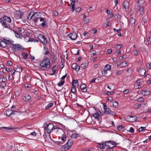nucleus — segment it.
I'll list each match as a JSON object with an SVG mask.
<instances>
[{
    "mask_svg": "<svg viewBox=\"0 0 151 151\" xmlns=\"http://www.w3.org/2000/svg\"><path fill=\"white\" fill-rule=\"evenodd\" d=\"M51 65L50 59L46 56L40 62L39 67L40 68H43L44 70L48 69L51 67Z\"/></svg>",
    "mask_w": 151,
    "mask_h": 151,
    "instance_id": "nucleus-1",
    "label": "nucleus"
},
{
    "mask_svg": "<svg viewBox=\"0 0 151 151\" xmlns=\"http://www.w3.org/2000/svg\"><path fill=\"white\" fill-rule=\"evenodd\" d=\"M116 145L115 142L113 141H106L104 143L102 142L101 143H98V146L100 149H103L106 148H113Z\"/></svg>",
    "mask_w": 151,
    "mask_h": 151,
    "instance_id": "nucleus-2",
    "label": "nucleus"
},
{
    "mask_svg": "<svg viewBox=\"0 0 151 151\" xmlns=\"http://www.w3.org/2000/svg\"><path fill=\"white\" fill-rule=\"evenodd\" d=\"M0 21L3 27L7 28L10 27L9 25L6 24L7 22L9 23L11 22V19L10 17L6 16H4L3 17L0 18Z\"/></svg>",
    "mask_w": 151,
    "mask_h": 151,
    "instance_id": "nucleus-3",
    "label": "nucleus"
},
{
    "mask_svg": "<svg viewBox=\"0 0 151 151\" xmlns=\"http://www.w3.org/2000/svg\"><path fill=\"white\" fill-rule=\"evenodd\" d=\"M73 143V141L72 139H70L65 145L61 147L60 149L62 150H67L71 147Z\"/></svg>",
    "mask_w": 151,
    "mask_h": 151,
    "instance_id": "nucleus-4",
    "label": "nucleus"
},
{
    "mask_svg": "<svg viewBox=\"0 0 151 151\" xmlns=\"http://www.w3.org/2000/svg\"><path fill=\"white\" fill-rule=\"evenodd\" d=\"M43 127L44 130H46L48 134H50L52 130L53 131V129L55 128L53 124L51 123H50L48 124H44Z\"/></svg>",
    "mask_w": 151,
    "mask_h": 151,
    "instance_id": "nucleus-5",
    "label": "nucleus"
},
{
    "mask_svg": "<svg viewBox=\"0 0 151 151\" xmlns=\"http://www.w3.org/2000/svg\"><path fill=\"white\" fill-rule=\"evenodd\" d=\"M41 13L39 12L35 13L33 14L34 15L33 18L32 19L35 22H36L38 21V19L40 18Z\"/></svg>",
    "mask_w": 151,
    "mask_h": 151,
    "instance_id": "nucleus-6",
    "label": "nucleus"
},
{
    "mask_svg": "<svg viewBox=\"0 0 151 151\" xmlns=\"http://www.w3.org/2000/svg\"><path fill=\"white\" fill-rule=\"evenodd\" d=\"M126 119L128 122H133L136 121L137 119L136 116L128 115L126 117Z\"/></svg>",
    "mask_w": 151,
    "mask_h": 151,
    "instance_id": "nucleus-7",
    "label": "nucleus"
},
{
    "mask_svg": "<svg viewBox=\"0 0 151 151\" xmlns=\"http://www.w3.org/2000/svg\"><path fill=\"white\" fill-rule=\"evenodd\" d=\"M12 48L15 50H23L24 49L22 46L20 44H12Z\"/></svg>",
    "mask_w": 151,
    "mask_h": 151,
    "instance_id": "nucleus-8",
    "label": "nucleus"
},
{
    "mask_svg": "<svg viewBox=\"0 0 151 151\" xmlns=\"http://www.w3.org/2000/svg\"><path fill=\"white\" fill-rule=\"evenodd\" d=\"M38 39L45 45L47 44V41L45 36L42 34L39 35L38 36Z\"/></svg>",
    "mask_w": 151,
    "mask_h": 151,
    "instance_id": "nucleus-9",
    "label": "nucleus"
},
{
    "mask_svg": "<svg viewBox=\"0 0 151 151\" xmlns=\"http://www.w3.org/2000/svg\"><path fill=\"white\" fill-rule=\"evenodd\" d=\"M136 70L137 71L139 72V75L141 76H144L146 73L145 69L141 68L140 67L137 68Z\"/></svg>",
    "mask_w": 151,
    "mask_h": 151,
    "instance_id": "nucleus-10",
    "label": "nucleus"
},
{
    "mask_svg": "<svg viewBox=\"0 0 151 151\" xmlns=\"http://www.w3.org/2000/svg\"><path fill=\"white\" fill-rule=\"evenodd\" d=\"M63 134H62L61 139L63 143H65L66 141L67 138V136L68 135V132L66 131H64L63 132Z\"/></svg>",
    "mask_w": 151,
    "mask_h": 151,
    "instance_id": "nucleus-11",
    "label": "nucleus"
},
{
    "mask_svg": "<svg viewBox=\"0 0 151 151\" xmlns=\"http://www.w3.org/2000/svg\"><path fill=\"white\" fill-rule=\"evenodd\" d=\"M68 36L71 40H75L77 38L78 35L76 32H73L70 33L68 35Z\"/></svg>",
    "mask_w": 151,
    "mask_h": 151,
    "instance_id": "nucleus-12",
    "label": "nucleus"
},
{
    "mask_svg": "<svg viewBox=\"0 0 151 151\" xmlns=\"http://www.w3.org/2000/svg\"><path fill=\"white\" fill-rule=\"evenodd\" d=\"M53 131L55 133L58 134H61L64 132L62 129L57 127L54 128Z\"/></svg>",
    "mask_w": 151,
    "mask_h": 151,
    "instance_id": "nucleus-13",
    "label": "nucleus"
},
{
    "mask_svg": "<svg viewBox=\"0 0 151 151\" xmlns=\"http://www.w3.org/2000/svg\"><path fill=\"white\" fill-rule=\"evenodd\" d=\"M31 97L29 94H24L23 99L26 102H28L31 99Z\"/></svg>",
    "mask_w": 151,
    "mask_h": 151,
    "instance_id": "nucleus-14",
    "label": "nucleus"
},
{
    "mask_svg": "<svg viewBox=\"0 0 151 151\" xmlns=\"http://www.w3.org/2000/svg\"><path fill=\"white\" fill-rule=\"evenodd\" d=\"M80 88L82 91L85 92L87 91V88L86 86L84 83H82L80 86Z\"/></svg>",
    "mask_w": 151,
    "mask_h": 151,
    "instance_id": "nucleus-15",
    "label": "nucleus"
},
{
    "mask_svg": "<svg viewBox=\"0 0 151 151\" xmlns=\"http://www.w3.org/2000/svg\"><path fill=\"white\" fill-rule=\"evenodd\" d=\"M101 114V111L99 110L94 114H93V116L95 117L96 119H98L99 117V116Z\"/></svg>",
    "mask_w": 151,
    "mask_h": 151,
    "instance_id": "nucleus-16",
    "label": "nucleus"
},
{
    "mask_svg": "<svg viewBox=\"0 0 151 151\" xmlns=\"http://www.w3.org/2000/svg\"><path fill=\"white\" fill-rule=\"evenodd\" d=\"M7 45L6 42V41L4 40H1L0 42V46L1 47L5 48L6 47Z\"/></svg>",
    "mask_w": 151,
    "mask_h": 151,
    "instance_id": "nucleus-17",
    "label": "nucleus"
},
{
    "mask_svg": "<svg viewBox=\"0 0 151 151\" xmlns=\"http://www.w3.org/2000/svg\"><path fill=\"white\" fill-rule=\"evenodd\" d=\"M0 128L4 131L8 130H13L14 128L13 127L11 126L9 127H0Z\"/></svg>",
    "mask_w": 151,
    "mask_h": 151,
    "instance_id": "nucleus-18",
    "label": "nucleus"
},
{
    "mask_svg": "<svg viewBox=\"0 0 151 151\" xmlns=\"http://www.w3.org/2000/svg\"><path fill=\"white\" fill-rule=\"evenodd\" d=\"M40 22H43L41 24V26L44 28L46 26V19L43 18H41L40 19Z\"/></svg>",
    "mask_w": 151,
    "mask_h": 151,
    "instance_id": "nucleus-19",
    "label": "nucleus"
},
{
    "mask_svg": "<svg viewBox=\"0 0 151 151\" xmlns=\"http://www.w3.org/2000/svg\"><path fill=\"white\" fill-rule=\"evenodd\" d=\"M58 60V57L55 54H53L52 55L51 60L52 62L53 63H55L57 62Z\"/></svg>",
    "mask_w": 151,
    "mask_h": 151,
    "instance_id": "nucleus-20",
    "label": "nucleus"
},
{
    "mask_svg": "<svg viewBox=\"0 0 151 151\" xmlns=\"http://www.w3.org/2000/svg\"><path fill=\"white\" fill-rule=\"evenodd\" d=\"M129 5V3L127 1H125L123 3V7L124 9H128Z\"/></svg>",
    "mask_w": 151,
    "mask_h": 151,
    "instance_id": "nucleus-21",
    "label": "nucleus"
},
{
    "mask_svg": "<svg viewBox=\"0 0 151 151\" xmlns=\"http://www.w3.org/2000/svg\"><path fill=\"white\" fill-rule=\"evenodd\" d=\"M130 24L132 26H134L135 22V19L132 17H130Z\"/></svg>",
    "mask_w": 151,
    "mask_h": 151,
    "instance_id": "nucleus-22",
    "label": "nucleus"
},
{
    "mask_svg": "<svg viewBox=\"0 0 151 151\" xmlns=\"http://www.w3.org/2000/svg\"><path fill=\"white\" fill-rule=\"evenodd\" d=\"M75 0H72V1L70 4V8L72 9L71 11L73 12L75 10L74 4Z\"/></svg>",
    "mask_w": 151,
    "mask_h": 151,
    "instance_id": "nucleus-23",
    "label": "nucleus"
},
{
    "mask_svg": "<svg viewBox=\"0 0 151 151\" xmlns=\"http://www.w3.org/2000/svg\"><path fill=\"white\" fill-rule=\"evenodd\" d=\"M108 70L104 69L101 71L102 74L103 76H105L106 77H108L109 75L107 74V71Z\"/></svg>",
    "mask_w": 151,
    "mask_h": 151,
    "instance_id": "nucleus-24",
    "label": "nucleus"
},
{
    "mask_svg": "<svg viewBox=\"0 0 151 151\" xmlns=\"http://www.w3.org/2000/svg\"><path fill=\"white\" fill-rule=\"evenodd\" d=\"M14 32L16 37L17 38H22V37H23L20 33H19L17 32L14 31Z\"/></svg>",
    "mask_w": 151,
    "mask_h": 151,
    "instance_id": "nucleus-25",
    "label": "nucleus"
},
{
    "mask_svg": "<svg viewBox=\"0 0 151 151\" xmlns=\"http://www.w3.org/2000/svg\"><path fill=\"white\" fill-rule=\"evenodd\" d=\"M150 93V92L149 90H144L142 91V94L145 96H147L149 95Z\"/></svg>",
    "mask_w": 151,
    "mask_h": 151,
    "instance_id": "nucleus-26",
    "label": "nucleus"
},
{
    "mask_svg": "<svg viewBox=\"0 0 151 151\" xmlns=\"http://www.w3.org/2000/svg\"><path fill=\"white\" fill-rule=\"evenodd\" d=\"M35 13L33 12H31L29 14L27 18L29 20H31L33 18V14Z\"/></svg>",
    "mask_w": 151,
    "mask_h": 151,
    "instance_id": "nucleus-27",
    "label": "nucleus"
},
{
    "mask_svg": "<svg viewBox=\"0 0 151 151\" xmlns=\"http://www.w3.org/2000/svg\"><path fill=\"white\" fill-rule=\"evenodd\" d=\"M139 8V10L140 15H142L145 13V10L144 7L143 6H141Z\"/></svg>",
    "mask_w": 151,
    "mask_h": 151,
    "instance_id": "nucleus-28",
    "label": "nucleus"
},
{
    "mask_svg": "<svg viewBox=\"0 0 151 151\" xmlns=\"http://www.w3.org/2000/svg\"><path fill=\"white\" fill-rule=\"evenodd\" d=\"M72 85L73 87H75L76 86L78 85V81L77 80H73L72 82Z\"/></svg>",
    "mask_w": 151,
    "mask_h": 151,
    "instance_id": "nucleus-29",
    "label": "nucleus"
},
{
    "mask_svg": "<svg viewBox=\"0 0 151 151\" xmlns=\"http://www.w3.org/2000/svg\"><path fill=\"white\" fill-rule=\"evenodd\" d=\"M128 64L126 61H124L121 62V68H123L127 66Z\"/></svg>",
    "mask_w": 151,
    "mask_h": 151,
    "instance_id": "nucleus-30",
    "label": "nucleus"
},
{
    "mask_svg": "<svg viewBox=\"0 0 151 151\" xmlns=\"http://www.w3.org/2000/svg\"><path fill=\"white\" fill-rule=\"evenodd\" d=\"M111 112V110L108 108L105 110H104V113L106 114L110 115Z\"/></svg>",
    "mask_w": 151,
    "mask_h": 151,
    "instance_id": "nucleus-31",
    "label": "nucleus"
},
{
    "mask_svg": "<svg viewBox=\"0 0 151 151\" xmlns=\"http://www.w3.org/2000/svg\"><path fill=\"white\" fill-rule=\"evenodd\" d=\"M48 134V135H45L46 137L45 139L46 141H50V140H52V139L51 137L50 134Z\"/></svg>",
    "mask_w": 151,
    "mask_h": 151,
    "instance_id": "nucleus-32",
    "label": "nucleus"
},
{
    "mask_svg": "<svg viewBox=\"0 0 151 151\" xmlns=\"http://www.w3.org/2000/svg\"><path fill=\"white\" fill-rule=\"evenodd\" d=\"M151 44V36H149L147 38V41L145 44L147 45H149Z\"/></svg>",
    "mask_w": 151,
    "mask_h": 151,
    "instance_id": "nucleus-33",
    "label": "nucleus"
},
{
    "mask_svg": "<svg viewBox=\"0 0 151 151\" xmlns=\"http://www.w3.org/2000/svg\"><path fill=\"white\" fill-rule=\"evenodd\" d=\"M12 110L11 109H8L6 111V115L8 116H10L12 115L11 112Z\"/></svg>",
    "mask_w": 151,
    "mask_h": 151,
    "instance_id": "nucleus-34",
    "label": "nucleus"
},
{
    "mask_svg": "<svg viewBox=\"0 0 151 151\" xmlns=\"http://www.w3.org/2000/svg\"><path fill=\"white\" fill-rule=\"evenodd\" d=\"M23 35L24 36H29L30 35V33L27 31H24L23 32Z\"/></svg>",
    "mask_w": 151,
    "mask_h": 151,
    "instance_id": "nucleus-35",
    "label": "nucleus"
},
{
    "mask_svg": "<svg viewBox=\"0 0 151 151\" xmlns=\"http://www.w3.org/2000/svg\"><path fill=\"white\" fill-rule=\"evenodd\" d=\"M79 137V134L76 133L73 134L70 136V137L71 138L75 139H76L77 137Z\"/></svg>",
    "mask_w": 151,
    "mask_h": 151,
    "instance_id": "nucleus-36",
    "label": "nucleus"
},
{
    "mask_svg": "<svg viewBox=\"0 0 151 151\" xmlns=\"http://www.w3.org/2000/svg\"><path fill=\"white\" fill-rule=\"evenodd\" d=\"M53 103L51 102L48 104V105L46 106L45 109H47L51 107L53 105Z\"/></svg>",
    "mask_w": 151,
    "mask_h": 151,
    "instance_id": "nucleus-37",
    "label": "nucleus"
},
{
    "mask_svg": "<svg viewBox=\"0 0 151 151\" xmlns=\"http://www.w3.org/2000/svg\"><path fill=\"white\" fill-rule=\"evenodd\" d=\"M25 41L26 42H38L37 40H34L33 38H29L28 41H26L25 40Z\"/></svg>",
    "mask_w": 151,
    "mask_h": 151,
    "instance_id": "nucleus-38",
    "label": "nucleus"
},
{
    "mask_svg": "<svg viewBox=\"0 0 151 151\" xmlns=\"http://www.w3.org/2000/svg\"><path fill=\"white\" fill-rule=\"evenodd\" d=\"M88 65V63H84L81 65V67L82 69H84Z\"/></svg>",
    "mask_w": 151,
    "mask_h": 151,
    "instance_id": "nucleus-39",
    "label": "nucleus"
},
{
    "mask_svg": "<svg viewBox=\"0 0 151 151\" xmlns=\"http://www.w3.org/2000/svg\"><path fill=\"white\" fill-rule=\"evenodd\" d=\"M65 81L61 80V81L58 83V85L59 86H62L65 83Z\"/></svg>",
    "mask_w": 151,
    "mask_h": 151,
    "instance_id": "nucleus-40",
    "label": "nucleus"
},
{
    "mask_svg": "<svg viewBox=\"0 0 151 151\" xmlns=\"http://www.w3.org/2000/svg\"><path fill=\"white\" fill-rule=\"evenodd\" d=\"M71 92L74 94L76 95V88L75 87H73L71 88Z\"/></svg>",
    "mask_w": 151,
    "mask_h": 151,
    "instance_id": "nucleus-41",
    "label": "nucleus"
},
{
    "mask_svg": "<svg viewBox=\"0 0 151 151\" xmlns=\"http://www.w3.org/2000/svg\"><path fill=\"white\" fill-rule=\"evenodd\" d=\"M111 66L110 65L107 64L106 65L104 69L109 71L111 69Z\"/></svg>",
    "mask_w": 151,
    "mask_h": 151,
    "instance_id": "nucleus-42",
    "label": "nucleus"
},
{
    "mask_svg": "<svg viewBox=\"0 0 151 151\" xmlns=\"http://www.w3.org/2000/svg\"><path fill=\"white\" fill-rule=\"evenodd\" d=\"M6 83L5 82H1L0 84V86L1 88H4L6 86Z\"/></svg>",
    "mask_w": 151,
    "mask_h": 151,
    "instance_id": "nucleus-43",
    "label": "nucleus"
},
{
    "mask_svg": "<svg viewBox=\"0 0 151 151\" xmlns=\"http://www.w3.org/2000/svg\"><path fill=\"white\" fill-rule=\"evenodd\" d=\"M5 41H6V44L7 43L8 44H10L12 45V44H13L12 42H13V41H12L11 40H7L6 39H4Z\"/></svg>",
    "mask_w": 151,
    "mask_h": 151,
    "instance_id": "nucleus-44",
    "label": "nucleus"
},
{
    "mask_svg": "<svg viewBox=\"0 0 151 151\" xmlns=\"http://www.w3.org/2000/svg\"><path fill=\"white\" fill-rule=\"evenodd\" d=\"M22 55L23 57V58L24 59H26L27 58L28 55L27 54L25 53H23L22 54Z\"/></svg>",
    "mask_w": 151,
    "mask_h": 151,
    "instance_id": "nucleus-45",
    "label": "nucleus"
},
{
    "mask_svg": "<svg viewBox=\"0 0 151 151\" xmlns=\"http://www.w3.org/2000/svg\"><path fill=\"white\" fill-rule=\"evenodd\" d=\"M113 105L115 107H117L118 105V102L117 101H115V102H114L113 104Z\"/></svg>",
    "mask_w": 151,
    "mask_h": 151,
    "instance_id": "nucleus-46",
    "label": "nucleus"
},
{
    "mask_svg": "<svg viewBox=\"0 0 151 151\" xmlns=\"http://www.w3.org/2000/svg\"><path fill=\"white\" fill-rule=\"evenodd\" d=\"M139 2V0L138 1L137 3L136 4V8H139L141 7V5ZM138 8H137V9H138Z\"/></svg>",
    "mask_w": 151,
    "mask_h": 151,
    "instance_id": "nucleus-47",
    "label": "nucleus"
},
{
    "mask_svg": "<svg viewBox=\"0 0 151 151\" xmlns=\"http://www.w3.org/2000/svg\"><path fill=\"white\" fill-rule=\"evenodd\" d=\"M117 129L119 131H121L124 129L123 127L122 126H119L117 127Z\"/></svg>",
    "mask_w": 151,
    "mask_h": 151,
    "instance_id": "nucleus-48",
    "label": "nucleus"
},
{
    "mask_svg": "<svg viewBox=\"0 0 151 151\" xmlns=\"http://www.w3.org/2000/svg\"><path fill=\"white\" fill-rule=\"evenodd\" d=\"M146 66L147 68L151 69V63H147L146 64Z\"/></svg>",
    "mask_w": 151,
    "mask_h": 151,
    "instance_id": "nucleus-49",
    "label": "nucleus"
},
{
    "mask_svg": "<svg viewBox=\"0 0 151 151\" xmlns=\"http://www.w3.org/2000/svg\"><path fill=\"white\" fill-rule=\"evenodd\" d=\"M114 17L115 19H118L121 18V16L119 14H116L114 16Z\"/></svg>",
    "mask_w": 151,
    "mask_h": 151,
    "instance_id": "nucleus-50",
    "label": "nucleus"
},
{
    "mask_svg": "<svg viewBox=\"0 0 151 151\" xmlns=\"http://www.w3.org/2000/svg\"><path fill=\"white\" fill-rule=\"evenodd\" d=\"M144 100V99L143 97H140L139 98L137 99V101L138 102H142Z\"/></svg>",
    "mask_w": 151,
    "mask_h": 151,
    "instance_id": "nucleus-51",
    "label": "nucleus"
},
{
    "mask_svg": "<svg viewBox=\"0 0 151 151\" xmlns=\"http://www.w3.org/2000/svg\"><path fill=\"white\" fill-rule=\"evenodd\" d=\"M123 46L122 44H119L116 45V48L119 49V50H120Z\"/></svg>",
    "mask_w": 151,
    "mask_h": 151,
    "instance_id": "nucleus-52",
    "label": "nucleus"
},
{
    "mask_svg": "<svg viewBox=\"0 0 151 151\" xmlns=\"http://www.w3.org/2000/svg\"><path fill=\"white\" fill-rule=\"evenodd\" d=\"M77 66V64L75 63H73L72 65V68L73 69H75L76 68V66Z\"/></svg>",
    "mask_w": 151,
    "mask_h": 151,
    "instance_id": "nucleus-53",
    "label": "nucleus"
},
{
    "mask_svg": "<svg viewBox=\"0 0 151 151\" xmlns=\"http://www.w3.org/2000/svg\"><path fill=\"white\" fill-rule=\"evenodd\" d=\"M133 52L134 55L137 56L138 55V51L135 50L133 51Z\"/></svg>",
    "mask_w": 151,
    "mask_h": 151,
    "instance_id": "nucleus-54",
    "label": "nucleus"
},
{
    "mask_svg": "<svg viewBox=\"0 0 151 151\" xmlns=\"http://www.w3.org/2000/svg\"><path fill=\"white\" fill-rule=\"evenodd\" d=\"M112 50L111 49H109L107 51V53L108 54H110L112 52Z\"/></svg>",
    "mask_w": 151,
    "mask_h": 151,
    "instance_id": "nucleus-55",
    "label": "nucleus"
},
{
    "mask_svg": "<svg viewBox=\"0 0 151 151\" xmlns=\"http://www.w3.org/2000/svg\"><path fill=\"white\" fill-rule=\"evenodd\" d=\"M80 67L77 64V66H76V68L75 69V70L76 71H78L80 70Z\"/></svg>",
    "mask_w": 151,
    "mask_h": 151,
    "instance_id": "nucleus-56",
    "label": "nucleus"
},
{
    "mask_svg": "<svg viewBox=\"0 0 151 151\" xmlns=\"http://www.w3.org/2000/svg\"><path fill=\"white\" fill-rule=\"evenodd\" d=\"M64 143H63L62 141H57L56 142V144L58 145H60L63 144Z\"/></svg>",
    "mask_w": 151,
    "mask_h": 151,
    "instance_id": "nucleus-57",
    "label": "nucleus"
},
{
    "mask_svg": "<svg viewBox=\"0 0 151 151\" xmlns=\"http://www.w3.org/2000/svg\"><path fill=\"white\" fill-rule=\"evenodd\" d=\"M30 134L34 136H36L37 135V133L35 132H33L32 133H31Z\"/></svg>",
    "mask_w": 151,
    "mask_h": 151,
    "instance_id": "nucleus-58",
    "label": "nucleus"
},
{
    "mask_svg": "<svg viewBox=\"0 0 151 151\" xmlns=\"http://www.w3.org/2000/svg\"><path fill=\"white\" fill-rule=\"evenodd\" d=\"M115 54L116 55H118L119 54H121V50H118L117 51L115 52Z\"/></svg>",
    "mask_w": 151,
    "mask_h": 151,
    "instance_id": "nucleus-59",
    "label": "nucleus"
},
{
    "mask_svg": "<svg viewBox=\"0 0 151 151\" xmlns=\"http://www.w3.org/2000/svg\"><path fill=\"white\" fill-rule=\"evenodd\" d=\"M31 85L29 84H27L25 85V87L26 88H30L31 87Z\"/></svg>",
    "mask_w": 151,
    "mask_h": 151,
    "instance_id": "nucleus-60",
    "label": "nucleus"
},
{
    "mask_svg": "<svg viewBox=\"0 0 151 151\" xmlns=\"http://www.w3.org/2000/svg\"><path fill=\"white\" fill-rule=\"evenodd\" d=\"M81 10V8L80 7H78L76 9V12H79Z\"/></svg>",
    "mask_w": 151,
    "mask_h": 151,
    "instance_id": "nucleus-61",
    "label": "nucleus"
},
{
    "mask_svg": "<svg viewBox=\"0 0 151 151\" xmlns=\"http://www.w3.org/2000/svg\"><path fill=\"white\" fill-rule=\"evenodd\" d=\"M128 131H129L130 132L133 133L134 132V130L132 127H131L130 128L129 130Z\"/></svg>",
    "mask_w": 151,
    "mask_h": 151,
    "instance_id": "nucleus-62",
    "label": "nucleus"
},
{
    "mask_svg": "<svg viewBox=\"0 0 151 151\" xmlns=\"http://www.w3.org/2000/svg\"><path fill=\"white\" fill-rule=\"evenodd\" d=\"M7 65L8 66H11L12 65V63L10 61H8Z\"/></svg>",
    "mask_w": 151,
    "mask_h": 151,
    "instance_id": "nucleus-63",
    "label": "nucleus"
},
{
    "mask_svg": "<svg viewBox=\"0 0 151 151\" xmlns=\"http://www.w3.org/2000/svg\"><path fill=\"white\" fill-rule=\"evenodd\" d=\"M107 149L105 150L106 151H113V148H107Z\"/></svg>",
    "mask_w": 151,
    "mask_h": 151,
    "instance_id": "nucleus-64",
    "label": "nucleus"
}]
</instances>
